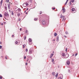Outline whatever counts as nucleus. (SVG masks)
Masks as SVG:
<instances>
[{
	"instance_id": "12",
	"label": "nucleus",
	"mask_w": 79,
	"mask_h": 79,
	"mask_svg": "<svg viewBox=\"0 0 79 79\" xmlns=\"http://www.w3.org/2000/svg\"><path fill=\"white\" fill-rule=\"evenodd\" d=\"M32 53V50L31 49H30L29 51V53H30V54H31Z\"/></svg>"
},
{
	"instance_id": "56",
	"label": "nucleus",
	"mask_w": 79,
	"mask_h": 79,
	"mask_svg": "<svg viewBox=\"0 0 79 79\" xmlns=\"http://www.w3.org/2000/svg\"><path fill=\"white\" fill-rule=\"evenodd\" d=\"M26 65H27V63H26L25 64Z\"/></svg>"
},
{
	"instance_id": "21",
	"label": "nucleus",
	"mask_w": 79,
	"mask_h": 79,
	"mask_svg": "<svg viewBox=\"0 0 79 79\" xmlns=\"http://www.w3.org/2000/svg\"><path fill=\"white\" fill-rule=\"evenodd\" d=\"M71 2H72V3H74V0H71Z\"/></svg>"
},
{
	"instance_id": "15",
	"label": "nucleus",
	"mask_w": 79,
	"mask_h": 79,
	"mask_svg": "<svg viewBox=\"0 0 79 79\" xmlns=\"http://www.w3.org/2000/svg\"><path fill=\"white\" fill-rule=\"evenodd\" d=\"M58 73H57L56 74V75L55 76L56 78H57V77H58Z\"/></svg>"
},
{
	"instance_id": "44",
	"label": "nucleus",
	"mask_w": 79,
	"mask_h": 79,
	"mask_svg": "<svg viewBox=\"0 0 79 79\" xmlns=\"http://www.w3.org/2000/svg\"><path fill=\"white\" fill-rule=\"evenodd\" d=\"M23 48H24L25 47V46H24V45H23Z\"/></svg>"
},
{
	"instance_id": "23",
	"label": "nucleus",
	"mask_w": 79,
	"mask_h": 79,
	"mask_svg": "<svg viewBox=\"0 0 79 79\" xmlns=\"http://www.w3.org/2000/svg\"><path fill=\"white\" fill-rule=\"evenodd\" d=\"M75 10V9H74V8H72V11H74Z\"/></svg>"
},
{
	"instance_id": "3",
	"label": "nucleus",
	"mask_w": 79,
	"mask_h": 79,
	"mask_svg": "<svg viewBox=\"0 0 79 79\" xmlns=\"http://www.w3.org/2000/svg\"><path fill=\"white\" fill-rule=\"evenodd\" d=\"M20 42V40H16V41L15 42V44H17L18 45V44H19V43Z\"/></svg>"
},
{
	"instance_id": "59",
	"label": "nucleus",
	"mask_w": 79,
	"mask_h": 79,
	"mask_svg": "<svg viewBox=\"0 0 79 79\" xmlns=\"http://www.w3.org/2000/svg\"><path fill=\"white\" fill-rule=\"evenodd\" d=\"M69 1V0H67L66 2H68Z\"/></svg>"
},
{
	"instance_id": "28",
	"label": "nucleus",
	"mask_w": 79,
	"mask_h": 79,
	"mask_svg": "<svg viewBox=\"0 0 79 79\" xmlns=\"http://www.w3.org/2000/svg\"><path fill=\"white\" fill-rule=\"evenodd\" d=\"M2 4H1L0 2V8L2 7Z\"/></svg>"
},
{
	"instance_id": "51",
	"label": "nucleus",
	"mask_w": 79,
	"mask_h": 79,
	"mask_svg": "<svg viewBox=\"0 0 79 79\" xmlns=\"http://www.w3.org/2000/svg\"><path fill=\"white\" fill-rule=\"evenodd\" d=\"M12 37H14V35H13L12 36Z\"/></svg>"
},
{
	"instance_id": "55",
	"label": "nucleus",
	"mask_w": 79,
	"mask_h": 79,
	"mask_svg": "<svg viewBox=\"0 0 79 79\" xmlns=\"http://www.w3.org/2000/svg\"><path fill=\"white\" fill-rule=\"evenodd\" d=\"M2 42H0V44H2Z\"/></svg>"
},
{
	"instance_id": "45",
	"label": "nucleus",
	"mask_w": 79,
	"mask_h": 79,
	"mask_svg": "<svg viewBox=\"0 0 79 79\" xmlns=\"http://www.w3.org/2000/svg\"><path fill=\"white\" fill-rule=\"evenodd\" d=\"M22 30V28H20L19 30L20 31H21Z\"/></svg>"
},
{
	"instance_id": "48",
	"label": "nucleus",
	"mask_w": 79,
	"mask_h": 79,
	"mask_svg": "<svg viewBox=\"0 0 79 79\" xmlns=\"http://www.w3.org/2000/svg\"><path fill=\"white\" fill-rule=\"evenodd\" d=\"M24 59H26V56H24Z\"/></svg>"
},
{
	"instance_id": "49",
	"label": "nucleus",
	"mask_w": 79,
	"mask_h": 79,
	"mask_svg": "<svg viewBox=\"0 0 79 79\" xmlns=\"http://www.w3.org/2000/svg\"><path fill=\"white\" fill-rule=\"evenodd\" d=\"M20 20H21V19H18V21H20Z\"/></svg>"
},
{
	"instance_id": "50",
	"label": "nucleus",
	"mask_w": 79,
	"mask_h": 79,
	"mask_svg": "<svg viewBox=\"0 0 79 79\" xmlns=\"http://www.w3.org/2000/svg\"><path fill=\"white\" fill-rule=\"evenodd\" d=\"M3 23H4V24H6V22H4Z\"/></svg>"
},
{
	"instance_id": "36",
	"label": "nucleus",
	"mask_w": 79,
	"mask_h": 79,
	"mask_svg": "<svg viewBox=\"0 0 79 79\" xmlns=\"http://www.w3.org/2000/svg\"><path fill=\"white\" fill-rule=\"evenodd\" d=\"M29 58H28L27 59V61H29Z\"/></svg>"
},
{
	"instance_id": "1",
	"label": "nucleus",
	"mask_w": 79,
	"mask_h": 79,
	"mask_svg": "<svg viewBox=\"0 0 79 79\" xmlns=\"http://www.w3.org/2000/svg\"><path fill=\"white\" fill-rule=\"evenodd\" d=\"M4 16L6 18H8L9 17V14L8 12H5L4 13Z\"/></svg>"
},
{
	"instance_id": "11",
	"label": "nucleus",
	"mask_w": 79,
	"mask_h": 79,
	"mask_svg": "<svg viewBox=\"0 0 79 79\" xmlns=\"http://www.w3.org/2000/svg\"><path fill=\"white\" fill-rule=\"evenodd\" d=\"M53 55H54V54L52 53L51 54V56H50V58H51L53 56Z\"/></svg>"
},
{
	"instance_id": "10",
	"label": "nucleus",
	"mask_w": 79,
	"mask_h": 79,
	"mask_svg": "<svg viewBox=\"0 0 79 79\" xmlns=\"http://www.w3.org/2000/svg\"><path fill=\"white\" fill-rule=\"evenodd\" d=\"M28 41L30 42H31L32 40L31 39V38H29L28 39Z\"/></svg>"
},
{
	"instance_id": "41",
	"label": "nucleus",
	"mask_w": 79,
	"mask_h": 79,
	"mask_svg": "<svg viewBox=\"0 0 79 79\" xmlns=\"http://www.w3.org/2000/svg\"><path fill=\"white\" fill-rule=\"evenodd\" d=\"M52 10H55V8H52Z\"/></svg>"
},
{
	"instance_id": "5",
	"label": "nucleus",
	"mask_w": 79,
	"mask_h": 79,
	"mask_svg": "<svg viewBox=\"0 0 79 79\" xmlns=\"http://www.w3.org/2000/svg\"><path fill=\"white\" fill-rule=\"evenodd\" d=\"M62 18H63L62 21H63L64 20L65 21L66 20V19H65V16L63 15L62 16Z\"/></svg>"
},
{
	"instance_id": "46",
	"label": "nucleus",
	"mask_w": 79,
	"mask_h": 79,
	"mask_svg": "<svg viewBox=\"0 0 79 79\" xmlns=\"http://www.w3.org/2000/svg\"><path fill=\"white\" fill-rule=\"evenodd\" d=\"M71 2H71V1L70 2V5H71Z\"/></svg>"
},
{
	"instance_id": "33",
	"label": "nucleus",
	"mask_w": 79,
	"mask_h": 79,
	"mask_svg": "<svg viewBox=\"0 0 79 79\" xmlns=\"http://www.w3.org/2000/svg\"><path fill=\"white\" fill-rule=\"evenodd\" d=\"M6 2L8 3L9 2V0H6Z\"/></svg>"
},
{
	"instance_id": "58",
	"label": "nucleus",
	"mask_w": 79,
	"mask_h": 79,
	"mask_svg": "<svg viewBox=\"0 0 79 79\" xmlns=\"http://www.w3.org/2000/svg\"><path fill=\"white\" fill-rule=\"evenodd\" d=\"M28 8H27V10H26V11H27V10H28Z\"/></svg>"
},
{
	"instance_id": "60",
	"label": "nucleus",
	"mask_w": 79,
	"mask_h": 79,
	"mask_svg": "<svg viewBox=\"0 0 79 79\" xmlns=\"http://www.w3.org/2000/svg\"><path fill=\"white\" fill-rule=\"evenodd\" d=\"M74 56V54L72 56Z\"/></svg>"
},
{
	"instance_id": "53",
	"label": "nucleus",
	"mask_w": 79,
	"mask_h": 79,
	"mask_svg": "<svg viewBox=\"0 0 79 79\" xmlns=\"http://www.w3.org/2000/svg\"><path fill=\"white\" fill-rule=\"evenodd\" d=\"M65 33L66 34H68V32H65Z\"/></svg>"
},
{
	"instance_id": "34",
	"label": "nucleus",
	"mask_w": 79,
	"mask_h": 79,
	"mask_svg": "<svg viewBox=\"0 0 79 79\" xmlns=\"http://www.w3.org/2000/svg\"><path fill=\"white\" fill-rule=\"evenodd\" d=\"M67 50H68V48H66L65 52H67Z\"/></svg>"
},
{
	"instance_id": "61",
	"label": "nucleus",
	"mask_w": 79,
	"mask_h": 79,
	"mask_svg": "<svg viewBox=\"0 0 79 79\" xmlns=\"http://www.w3.org/2000/svg\"><path fill=\"white\" fill-rule=\"evenodd\" d=\"M64 37H65V38H66V37H67L66 36H65V35L64 36Z\"/></svg>"
},
{
	"instance_id": "22",
	"label": "nucleus",
	"mask_w": 79,
	"mask_h": 79,
	"mask_svg": "<svg viewBox=\"0 0 79 79\" xmlns=\"http://www.w3.org/2000/svg\"><path fill=\"white\" fill-rule=\"evenodd\" d=\"M34 21H37L38 20V19H34Z\"/></svg>"
},
{
	"instance_id": "47",
	"label": "nucleus",
	"mask_w": 79,
	"mask_h": 79,
	"mask_svg": "<svg viewBox=\"0 0 79 79\" xmlns=\"http://www.w3.org/2000/svg\"><path fill=\"white\" fill-rule=\"evenodd\" d=\"M0 79H2V77L0 76Z\"/></svg>"
},
{
	"instance_id": "35",
	"label": "nucleus",
	"mask_w": 79,
	"mask_h": 79,
	"mask_svg": "<svg viewBox=\"0 0 79 79\" xmlns=\"http://www.w3.org/2000/svg\"><path fill=\"white\" fill-rule=\"evenodd\" d=\"M77 55V53H76L75 54V56H76Z\"/></svg>"
},
{
	"instance_id": "52",
	"label": "nucleus",
	"mask_w": 79,
	"mask_h": 79,
	"mask_svg": "<svg viewBox=\"0 0 79 79\" xmlns=\"http://www.w3.org/2000/svg\"><path fill=\"white\" fill-rule=\"evenodd\" d=\"M20 7H21L22 8V9L23 8V6L21 5L20 6Z\"/></svg>"
},
{
	"instance_id": "30",
	"label": "nucleus",
	"mask_w": 79,
	"mask_h": 79,
	"mask_svg": "<svg viewBox=\"0 0 79 79\" xmlns=\"http://www.w3.org/2000/svg\"><path fill=\"white\" fill-rule=\"evenodd\" d=\"M3 2V0H1V4H2V3Z\"/></svg>"
},
{
	"instance_id": "27",
	"label": "nucleus",
	"mask_w": 79,
	"mask_h": 79,
	"mask_svg": "<svg viewBox=\"0 0 79 79\" xmlns=\"http://www.w3.org/2000/svg\"><path fill=\"white\" fill-rule=\"evenodd\" d=\"M71 69H69L68 70V72L69 73H70L71 72Z\"/></svg>"
},
{
	"instance_id": "63",
	"label": "nucleus",
	"mask_w": 79,
	"mask_h": 79,
	"mask_svg": "<svg viewBox=\"0 0 79 79\" xmlns=\"http://www.w3.org/2000/svg\"><path fill=\"white\" fill-rule=\"evenodd\" d=\"M30 2H31V3H32V0H31V1H30Z\"/></svg>"
},
{
	"instance_id": "20",
	"label": "nucleus",
	"mask_w": 79,
	"mask_h": 79,
	"mask_svg": "<svg viewBox=\"0 0 79 79\" xmlns=\"http://www.w3.org/2000/svg\"><path fill=\"white\" fill-rule=\"evenodd\" d=\"M11 14H12V15H14V13H13V11H11Z\"/></svg>"
},
{
	"instance_id": "42",
	"label": "nucleus",
	"mask_w": 79,
	"mask_h": 79,
	"mask_svg": "<svg viewBox=\"0 0 79 79\" xmlns=\"http://www.w3.org/2000/svg\"><path fill=\"white\" fill-rule=\"evenodd\" d=\"M67 3H68V2H66L65 3L64 5H66V4H67Z\"/></svg>"
},
{
	"instance_id": "54",
	"label": "nucleus",
	"mask_w": 79,
	"mask_h": 79,
	"mask_svg": "<svg viewBox=\"0 0 79 79\" xmlns=\"http://www.w3.org/2000/svg\"><path fill=\"white\" fill-rule=\"evenodd\" d=\"M5 59H6V60H7V57H6V56L5 57Z\"/></svg>"
},
{
	"instance_id": "13",
	"label": "nucleus",
	"mask_w": 79,
	"mask_h": 79,
	"mask_svg": "<svg viewBox=\"0 0 79 79\" xmlns=\"http://www.w3.org/2000/svg\"><path fill=\"white\" fill-rule=\"evenodd\" d=\"M67 64H68V65H69V64H70V61H68L67 62Z\"/></svg>"
},
{
	"instance_id": "37",
	"label": "nucleus",
	"mask_w": 79,
	"mask_h": 79,
	"mask_svg": "<svg viewBox=\"0 0 79 79\" xmlns=\"http://www.w3.org/2000/svg\"><path fill=\"white\" fill-rule=\"evenodd\" d=\"M2 46L1 45H0V49H2Z\"/></svg>"
},
{
	"instance_id": "64",
	"label": "nucleus",
	"mask_w": 79,
	"mask_h": 79,
	"mask_svg": "<svg viewBox=\"0 0 79 79\" xmlns=\"http://www.w3.org/2000/svg\"><path fill=\"white\" fill-rule=\"evenodd\" d=\"M53 64H55V62H53Z\"/></svg>"
},
{
	"instance_id": "9",
	"label": "nucleus",
	"mask_w": 79,
	"mask_h": 79,
	"mask_svg": "<svg viewBox=\"0 0 79 79\" xmlns=\"http://www.w3.org/2000/svg\"><path fill=\"white\" fill-rule=\"evenodd\" d=\"M62 10H63V13H65V12L66 11V10H65V9L64 8H63Z\"/></svg>"
},
{
	"instance_id": "14",
	"label": "nucleus",
	"mask_w": 79,
	"mask_h": 79,
	"mask_svg": "<svg viewBox=\"0 0 79 79\" xmlns=\"http://www.w3.org/2000/svg\"><path fill=\"white\" fill-rule=\"evenodd\" d=\"M55 74L56 73L54 72H53L52 73V74L53 75V76H55Z\"/></svg>"
},
{
	"instance_id": "62",
	"label": "nucleus",
	"mask_w": 79,
	"mask_h": 79,
	"mask_svg": "<svg viewBox=\"0 0 79 79\" xmlns=\"http://www.w3.org/2000/svg\"><path fill=\"white\" fill-rule=\"evenodd\" d=\"M53 41H55V40H52Z\"/></svg>"
},
{
	"instance_id": "2",
	"label": "nucleus",
	"mask_w": 79,
	"mask_h": 79,
	"mask_svg": "<svg viewBox=\"0 0 79 79\" xmlns=\"http://www.w3.org/2000/svg\"><path fill=\"white\" fill-rule=\"evenodd\" d=\"M65 58H67L69 57V54L66 53V54L65 55Z\"/></svg>"
},
{
	"instance_id": "57",
	"label": "nucleus",
	"mask_w": 79,
	"mask_h": 79,
	"mask_svg": "<svg viewBox=\"0 0 79 79\" xmlns=\"http://www.w3.org/2000/svg\"><path fill=\"white\" fill-rule=\"evenodd\" d=\"M26 12V10H25L24 12V13H25Z\"/></svg>"
},
{
	"instance_id": "38",
	"label": "nucleus",
	"mask_w": 79,
	"mask_h": 79,
	"mask_svg": "<svg viewBox=\"0 0 79 79\" xmlns=\"http://www.w3.org/2000/svg\"><path fill=\"white\" fill-rule=\"evenodd\" d=\"M19 11H21V9L20 8H19V10H18Z\"/></svg>"
},
{
	"instance_id": "24",
	"label": "nucleus",
	"mask_w": 79,
	"mask_h": 79,
	"mask_svg": "<svg viewBox=\"0 0 79 79\" xmlns=\"http://www.w3.org/2000/svg\"><path fill=\"white\" fill-rule=\"evenodd\" d=\"M5 9H6V10H7V7L6 6H4Z\"/></svg>"
},
{
	"instance_id": "31",
	"label": "nucleus",
	"mask_w": 79,
	"mask_h": 79,
	"mask_svg": "<svg viewBox=\"0 0 79 79\" xmlns=\"http://www.w3.org/2000/svg\"><path fill=\"white\" fill-rule=\"evenodd\" d=\"M2 15L1 14H0V17L1 18H2Z\"/></svg>"
},
{
	"instance_id": "32",
	"label": "nucleus",
	"mask_w": 79,
	"mask_h": 79,
	"mask_svg": "<svg viewBox=\"0 0 79 79\" xmlns=\"http://www.w3.org/2000/svg\"><path fill=\"white\" fill-rule=\"evenodd\" d=\"M58 79H62V78H61V77H59L58 78Z\"/></svg>"
},
{
	"instance_id": "26",
	"label": "nucleus",
	"mask_w": 79,
	"mask_h": 79,
	"mask_svg": "<svg viewBox=\"0 0 79 79\" xmlns=\"http://www.w3.org/2000/svg\"><path fill=\"white\" fill-rule=\"evenodd\" d=\"M26 39V36H24V40H25Z\"/></svg>"
},
{
	"instance_id": "39",
	"label": "nucleus",
	"mask_w": 79,
	"mask_h": 79,
	"mask_svg": "<svg viewBox=\"0 0 79 79\" xmlns=\"http://www.w3.org/2000/svg\"><path fill=\"white\" fill-rule=\"evenodd\" d=\"M28 51V49H27V48L26 49V52H27Z\"/></svg>"
},
{
	"instance_id": "4",
	"label": "nucleus",
	"mask_w": 79,
	"mask_h": 79,
	"mask_svg": "<svg viewBox=\"0 0 79 79\" xmlns=\"http://www.w3.org/2000/svg\"><path fill=\"white\" fill-rule=\"evenodd\" d=\"M42 24L43 25H45V21L44 20H43L42 21Z\"/></svg>"
},
{
	"instance_id": "6",
	"label": "nucleus",
	"mask_w": 79,
	"mask_h": 79,
	"mask_svg": "<svg viewBox=\"0 0 79 79\" xmlns=\"http://www.w3.org/2000/svg\"><path fill=\"white\" fill-rule=\"evenodd\" d=\"M23 15V13L20 12V13H18L17 14V16H18V17H19V16H20V15Z\"/></svg>"
},
{
	"instance_id": "16",
	"label": "nucleus",
	"mask_w": 79,
	"mask_h": 79,
	"mask_svg": "<svg viewBox=\"0 0 79 79\" xmlns=\"http://www.w3.org/2000/svg\"><path fill=\"white\" fill-rule=\"evenodd\" d=\"M61 55H62V56H63L64 57V56H65V54L64 53H62Z\"/></svg>"
},
{
	"instance_id": "40",
	"label": "nucleus",
	"mask_w": 79,
	"mask_h": 79,
	"mask_svg": "<svg viewBox=\"0 0 79 79\" xmlns=\"http://www.w3.org/2000/svg\"><path fill=\"white\" fill-rule=\"evenodd\" d=\"M62 16H63V15H60V18H62Z\"/></svg>"
},
{
	"instance_id": "25",
	"label": "nucleus",
	"mask_w": 79,
	"mask_h": 79,
	"mask_svg": "<svg viewBox=\"0 0 79 79\" xmlns=\"http://www.w3.org/2000/svg\"><path fill=\"white\" fill-rule=\"evenodd\" d=\"M52 62H53V61H54V59H52Z\"/></svg>"
},
{
	"instance_id": "29",
	"label": "nucleus",
	"mask_w": 79,
	"mask_h": 79,
	"mask_svg": "<svg viewBox=\"0 0 79 79\" xmlns=\"http://www.w3.org/2000/svg\"><path fill=\"white\" fill-rule=\"evenodd\" d=\"M25 4H26V6H27V5H28V3H27V2H26V3H25Z\"/></svg>"
},
{
	"instance_id": "18",
	"label": "nucleus",
	"mask_w": 79,
	"mask_h": 79,
	"mask_svg": "<svg viewBox=\"0 0 79 79\" xmlns=\"http://www.w3.org/2000/svg\"><path fill=\"white\" fill-rule=\"evenodd\" d=\"M57 35V33H56L55 32L54 34V35L55 37H56V35Z\"/></svg>"
},
{
	"instance_id": "43",
	"label": "nucleus",
	"mask_w": 79,
	"mask_h": 79,
	"mask_svg": "<svg viewBox=\"0 0 79 79\" xmlns=\"http://www.w3.org/2000/svg\"><path fill=\"white\" fill-rule=\"evenodd\" d=\"M1 25V26H3V23H2Z\"/></svg>"
},
{
	"instance_id": "17",
	"label": "nucleus",
	"mask_w": 79,
	"mask_h": 79,
	"mask_svg": "<svg viewBox=\"0 0 79 79\" xmlns=\"http://www.w3.org/2000/svg\"><path fill=\"white\" fill-rule=\"evenodd\" d=\"M25 32L26 34H27V35H28V31H27V30H26Z\"/></svg>"
},
{
	"instance_id": "7",
	"label": "nucleus",
	"mask_w": 79,
	"mask_h": 79,
	"mask_svg": "<svg viewBox=\"0 0 79 79\" xmlns=\"http://www.w3.org/2000/svg\"><path fill=\"white\" fill-rule=\"evenodd\" d=\"M56 41L58 42L59 41V36H58L56 38Z\"/></svg>"
},
{
	"instance_id": "8",
	"label": "nucleus",
	"mask_w": 79,
	"mask_h": 79,
	"mask_svg": "<svg viewBox=\"0 0 79 79\" xmlns=\"http://www.w3.org/2000/svg\"><path fill=\"white\" fill-rule=\"evenodd\" d=\"M10 6H11V4H8V9H10Z\"/></svg>"
},
{
	"instance_id": "19",
	"label": "nucleus",
	"mask_w": 79,
	"mask_h": 79,
	"mask_svg": "<svg viewBox=\"0 0 79 79\" xmlns=\"http://www.w3.org/2000/svg\"><path fill=\"white\" fill-rule=\"evenodd\" d=\"M23 6H24V7H26L27 6L26 4L25 3L23 4Z\"/></svg>"
}]
</instances>
